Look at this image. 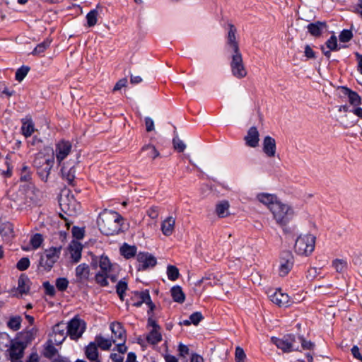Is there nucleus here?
Here are the masks:
<instances>
[{
    "mask_svg": "<svg viewBox=\"0 0 362 362\" xmlns=\"http://www.w3.org/2000/svg\"><path fill=\"white\" fill-rule=\"evenodd\" d=\"M31 179L30 170L28 166L23 165L21 170V180L28 182Z\"/></svg>",
    "mask_w": 362,
    "mask_h": 362,
    "instance_id": "53",
    "label": "nucleus"
},
{
    "mask_svg": "<svg viewBox=\"0 0 362 362\" xmlns=\"http://www.w3.org/2000/svg\"><path fill=\"white\" fill-rule=\"evenodd\" d=\"M93 266L99 265L100 268V272L109 273L112 269V265L111 264L110 259L107 256L102 255L100 257H95L92 262Z\"/></svg>",
    "mask_w": 362,
    "mask_h": 362,
    "instance_id": "22",
    "label": "nucleus"
},
{
    "mask_svg": "<svg viewBox=\"0 0 362 362\" xmlns=\"http://www.w3.org/2000/svg\"><path fill=\"white\" fill-rule=\"evenodd\" d=\"M263 152L267 156L274 157L276 151L275 139L270 136H267L263 140Z\"/></svg>",
    "mask_w": 362,
    "mask_h": 362,
    "instance_id": "20",
    "label": "nucleus"
},
{
    "mask_svg": "<svg viewBox=\"0 0 362 362\" xmlns=\"http://www.w3.org/2000/svg\"><path fill=\"white\" fill-rule=\"evenodd\" d=\"M25 346L16 339L11 341L8 353L11 362H22L21 358Z\"/></svg>",
    "mask_w": 362,
    "mask_h": 362,
    "instance_id": "11",
    "label": "nucleus"
},
{
    "mask_svg": "<svg viewBox=\"0 0 362 362\" xmlns=\"http://www.w3.org/2000/svg\"><path fill=\"white\" fill-rule=\"evenodd\" d=\"M179 270L178 269L173 265H169L167 267V275L168 278L171 281H175L179 277Z\"/></svg>",
    "mask_w": 362,
    "mask_h": 362,
    "instance_id": "45",
    "label": "nucleus"
},
{
    "mask_svg": "<svg viewBox=\"0 0 362 362\" xmlns=\"http://www.w3.org/2000/svg\"><path fill=\"white\" fill-rule=\"evenodd\" d=\"M122 255L126 258H131L136 253V247L124 244L120 249Z\"/></svg>",
    "mask_w": 362,
    "mask_h": 362,
    "instance_id": "38",
    "label": "nucleus"
},
{
    "mask_svg": "<svg viewBox=\"0 0 362 362\" xmlns=\"http://www.w3.org/2000/svg\"><path fill=\"white\" fill-rule=\"evenodd\" d=\"M66 168L65 167L62 168V175L66 178L69 184L72 185L75 179V168H71L67 172L66 171Z\"/></svg>",
    "mask_w": 362,
    "mask_h": 362,
    "instance_id": "41",
    "label": "nucleus"
},
{
    "mask_svg": "<svg viewBox=\"0 0 362 362\" xmlns=\"http://www.w3.org/2000/svg\"><path fill=\"white\" fill-rule=\"evenodd\" d=\"M246 358V355L244 352V350L238 346L235 349V361L236 362H245V359Z\"/></svg>",
    "mask_w": 362,
    "mask_h": 362,
    "instance_id": "56",
    "label": "nucleus"
},
{
    "mask_svg": "<svg viewBox=\"0 0 362 362\" xmlns=\"http://www.w3.org/2000/svg\"><path fill=\"white\" fill-rule=\"evenodd\" d=\"M141 152L146 156V157L151 159H155L160 156V153L156 147L151 144L144 146L141 149Z\"/></svg>",
    "mask_w": 362,
    "mask_h": 362,
    "instance_id": "34",
    "label": "nucleus"
},
{
    "mask_svg": "<svg viewBox=\"0 0 362 362\" xmlns=\"http://www.w3.org/2000/svg\"><path fill=\"white\" fill-rule=\"evenodd\" d=\"M35 332L34 328L21 332L16 340L22 343L23 346L26 347L27 345L34 339Z\"/></svg>",
    "mask_w": 362,
    "mask_h": 362,
    "instance_id": "29",
    "label": "nucleus"
},
{
    "mask_svg": "<svg viewBox=\"0 0 362 362\" xmlns=\"http://www.w3.org/2000/svg\"><path fill=\"white\" fill-rule=\"evenodd\" d=\"M189 319L192 324L197 325L203 319V316L200 312H195L189 316Z\"/></svg>",
    "mask_w": 362,
    "mask_h": 362,
    "instance_id": "59",
    "label": "nucleus"
},
{
    "mask_svg": "<svg viewBox=\"0 0 362 362\" xmlns=\"http://www.w3.org/2000/svg\"><path fill=\"white\" fill-rule=\"evenodd\" d=\"M236 28L232 24L228 25L226 49L230 53L240 52L238 42L236 40Z\"/></svg>",
    "mask_w": 362,
    "mask_h": 362,
    "instance_id": "12",
    "label": "nucleus"
},
{
    "mask_svg": "<svg viewBox=\"0 0 362 362\" xmlns=\"http://www.w3.org/2000/svg\"><path fill=\"white\" fill-rule=\"evenodd\" d=\"M325 47L332 51H336L338 49L337 39L335 35H332L327 40Z\"/></svg>",
    "mask_w": 362,
    "mask_h": 362,
    "instance_id": "49",
    "label": "nucleus"
},
{
    "mask_svg": "<svg viewBox=\"0 0 362 362\" xmlns=\"http://www.w3.org/2000/svg\"><path fill=\"white\" fill-rule=\"evenodd\" d=\"M30 288V281L28 278V276L25 275H21L18 281V288L17 290L18 293L23 295H27Z\"/></svg>",
    "mask_w": 362,
    "mask_h": 362,
    "instance_id": "28",
    "label": "nucleus"
},
{
    "mask_svg": "<svg viewBox=\"0 0 362 362\" xmlns=\"http://www.w3.org/2000/svg\"><path fill=\"white\" fill-rule=\"evenodd\" d=\"M85 355L91 362H100L95 343L90 342L85 349Z\"/></svg>",
    "mask_w": 362,
    "mask_h": 362,
    "instance_id": "24",
    "label": "nucleus"
},
{
    "mask_svg": "<svg viewBox=\"0 0 362 362\" xmlns=\"http://www.w3.org/2000/svg\"><path fill=\"white\" fill-rule=\"evenodd\" d=\"M147 215L151 218L156 220L159 216V209L158 206H153L147 211Z\"/></svg>",
    "mask_w": 362,
    "mask_h": 362,
    "instance_id": "58",
    "label": "nucleus"
},
{
    "mask_svg": "<svg viewBox=\"0 0 362 362\" xmlns=\"http://www.w3.org/2000/svg\"><path fill=\"white\" fill-rule=\"evenodd\" d=\"M230 69L233 76L237 78H243L247 76V70L244 65L240 52L230 53Z\"/></svg>",
    "mask_w": 362,
    "mask_h": 362,
    "instance_id": "6",
    "label": "nucleus"
},
{
    "mask_svg": "<svg viewBox=\"0 0 362 362\" xmlns=\"http://www.w3.org/2000/svg\"><path fill=\"white\" fill-rule=\"evenodd\" d=\"M148 325L152 327L146 336L147 341L153 345L158 344L162 340L160 326L153 320H149Z\"/></svg>",
    "mask_w": 362,
    "mask_h": 362,
    "instance_id": "15",
    "label": "nucleus"
},
{
    "mask_svg": "<svg viewBox=\"0 0 362 362\" xmlns=\"http://www.w3.org/2000/svg\"><path fill=\"white\" fill-rule=\"evenodd\" d=\"M245 144L247 146L255 148L258 146L259 141V134L255 127H250L246 136L244 138Z\"/></svg>",
    "mask_w": 362,
    "mask_h": 362,
    "instance_id": "18",
    "label": "nucleus"
},
{
    "mask_svg": "<svg viewBox=\"0 0 362 362\" xmlns=\"http://www.w3.org/2000/svg\"><path fill=\"white\" fill-rule=\"evenodd\" d=\"M51 41L49 40H46L38 44L32 52L33 55H38L43 53L50 45Z\"/></svg>",
    "mask_w": 362,
    "mask_h": 362,
    "instance_id": "40",
    "label": "nucleus"
},
{
    "mask_svg": "<svg viewBox=\"0 0 362 362\" xmlns=\"http://www.w3.org/2000/svg\"><path fill=\"white\" fill-rule=\"evenodd\" d=\"M110 328L112 334L113 343H117V341H126L127 335L126 332L122 324L119 322H114L110 324Z\"/></svg>",
    "mask_w": 362,
    "mask_h": 362,
    "instance_id": "17",
    "label": "nucleus"
},
{
    "mask_svg": "<svg viewBox=\"0 0 362 362\" xmlns=\"http://www.w3.org/2000/svg\"><path fill=\"white\" fill-rule=\"evenodd\" d=\"M127 288V283L124 279L120 280L116 286L117 293L119 295L121 300H123L124 295Z\"/></svg>",
    "mask_w": 362,
    "mask_h": 362,
    "instance_id": "46",
    "label": "nucleus"
},
{
    "mask_svg": "<svg viewBox=\"0 0 362 362\" xmlns=\"http://www.w3.org/2000/svg\"><path fill=\"white\" fill-rule=\"evenodd\" d=\"M304 53H305V56L308 58V59H314L315 57V52L313 50V49L311 48V47L308 45H307L305 47V51H304Z\"/></svg>",
    "mask_w": 362,
    "mask_h": 362,
    "instance_id": "62",
    "label": "nucleus"
},
{
    "mask_svg": "<svg viewBox=\"0 0 362 362\" xmlns=\"http://www.w3.org/2000/svg\"><path fill=\"white\" fill-rule=\"evenodd\" d=\"M97 223L101 233L113 235L121 230L122 217L116 211L105 209L100 214Z\"/></svg>",
    "mask_w": 362,
    "mask_h": 362,
    "instance_id": "1",
    "label": "nucleus"
},
{
    "mask_svg": "<svg viewBox=\"0 0 362 362\" xmlns=\"http://www.w3.org/2000/svg\"><path fill=\"white\" fill-rule=\"evenodd\" d=\"M315 245V237L311 234L301 235L296 240L295 251L301 255L311 254Z\"/></svg>",
    "mask_w": 362,
    "mask_h": 362,
    "instance_id": "4",
    "label": "nucleus"
},
{
    "mask_svg": "<svg viewBox=\"0 0 362 362\" xmlns=\"http://www.w3.org/2000/svg\"><path fill=\"white\" fill-rule=\"evenodd\" d=\"M110 277L109 273L98 272L95 276V281L101 286H105L107 285V278Z\"/></svg>",
    "mask_w": 362,
    "mask_h": 362,
    "instance_id": "42",
    "label": "nucleus"
},
{
    "mask_svg": "<svg viewBox=\"0 0 362 362\" xmlns=\"http://www.w3.org/2000/svg\"><path fill=\"white\" fill-rule=\"evenodd\" d=\"M43 242L42 235L40 233H36L32 236L30 243L33 248L36 250L39 248Z\"/></svg>",
    "mask_w": 362,
    "mask_h": 362,
    "instance_id": "48",
    "label": "nucleus"
},
{
    "mask_svg": "<svg viewBox=\"0 0 362 362\" xmlns=\"http://www.w3.org/2000/svg\"><path fill=\"white\" fill-rule=\"evenodd\" d=\"M349 103L354 107H358L361 104V98L359 95L354 91L346 89Z\"/></svg>",
    "mask_w": 362,
    "mask_h": 362,
    "instance_id": "37",
    "label": "nucleus"
},
{
    "mask_svg": "<svg viewBox=\"0 0 362 362\" xmlns=\"http://www.w3.org/2000/svg\"><path fill=\"white\" fill-rule=\"evenodd\" d=\"M272 341L284 352L299 351L296 337L293 334H287L282 338L272 337Z\"/></svg>",
    "mask_w": 362,
    "mask_h": 362,
    "instance_id": "5",
    "label": "nucleus"
},
{
    "mask_svg": "<svg viewBox=\"0 0 362 362\" xmlns=\"http://www.w3.org/2000/svg\"><path fill=\"white\" fill-rule=\"evenodd\" d=\"M257 199L259 202L267 206L270 211L273 206L279 202L276 195L269 193H259L257 195Z\"/></svg>",
    "mask_w": 362,
    "mask_h": 362,
    "instance_id": "21",
    "label": "nucleus"
},
{
    "mask_svg": "<svg viewBox=\"0 0 362 362\" xmlns=\"http://www.w3.org/2000/svg\"><path fill=\"white\" fill-rule=\"evenodd\" d=\"M86 20L89 27L94 26L98 21V11L95 9L91 10L87 13Z\"/></svg>",
    "mask_w": 362,
    "mask_h": 362,
    "instance_id": "43",
    "label": "nucleus"
},
{
    "mask_svg": "<svg viewBox=\"0 0 362 362\" xmlns=\"http://www.w3.org/2000/svg\"><path fill=\"white\" fill-rule=\"evenodd\" d=\"M175 219L173 216L167 217L161 223V231L165 236H170L175 230Z\"/></svg>",
    "mask_w": 362,
    "mask_h": 362,
    "instance_id": "25",
    "label": "nucleus"
},
{
    "mask_svg": "<svg viewBox=\"0 0 362 362\" xmlns=\"http://www.w3.org/2000/svg\"><path fill=\"white\" fill-rule=\"evenodd\" d=\"M93 343H95L97 347H100L101 349L106 351L111 348L113 341L112 339L105 338L101 335H97Z\"/></svg>",
    "mask_w": 362,
    "mask_h": 362,
    "instance_id": "31",
    "label": "nucleus"
},
{
    "mask_svg": "<svg viewBox=\"0 0 362 362\" xmlns=\"http://www.w3.org/2000/svg\"><path fill=\"white\" fill-rule=\"evenodd\" d=\"M270 211L276 222L281 226L286 225L292 218L294 214L293 209L289 205L280 201L272 206Z\"/></svg>",
    "mask_w": 362,
    "mask_h": 362,
    "instance_id": "3",
    "label": "nucleus"
},
{
    "mask_svg": "<svg viewBox=\"0 0 362 362\" xmlns=\"http://www.w3.org/2000/svg\"><path fill=\"white\" fill-rule=\"evenodd\" d=\"M171 296L174 301L182 303L185 300V295L179 286H173L170 290Z\"/></svg>",
    "mask_w": 362,
    "mask_h": 362,
    "instance_id": "32",
    "label": "nucleus"
},
{
    "mask_svg": "<svg viewBox=\"0 0 362 362\" xmlns=\"http://www.w3.org/2000/svg\"><path fill=\"white\" fill-rule=\"evenodd\" d=\"M351 354L353 356L362 362V355L360 353V349L357 346H354L351 348Z\"/></svg>",
    "mask_w": 362,
    "mask_h": 362,
    "instance_id": "64",
    "label": "nucleus"
},
{
    "mask_svg": "<svg viewBox=\"0 0 362 362\" xmlns=\"http://www.w3.org/2000/svg\"><path fill=\"white\" fill-rule=\"evenodd\" d=\"M83 246L78 241H72L69 245V252L74 262H78L81 258V251Z\"/></svg>",
    "mask_w": 362,
    "mask_h": 362,
    "instance_id": "23",
    "label": "nucleus"
},
{
    "mask_svg": "<svg viewBox=\"0 0 362 362\" xmlns=\"http://www.w3.org/2000/svg\"><path fill=\"white\" fill-rule=\"evenodd\" d=\"M229 203L228 201H221L216 204V213L221 218L226 217L228 214Z\"/></svg>",
    "mask_w": 362,
    "mask_h": 362,
    "instance_id": "35",
    "label": "nucleus"
},
{
    "mask_svg": "<svg viewBox=\"0 0 362 362\" xmlns=\"http://www.w3.org/2000/svg\"><path fill=\"white\" fill-rule=\"evenodd\" d=\"M173 144L175 150L179 152H182L186 148L185 143L179 139L178 136H175L173 139Z\"/></svg>",
    "mask_w": 362,
    "mask_h": 362,
    "instance_id": "51",
    "label": "nucleus"
},
{
    "mask_svg": "<svg viewBox=\"0 0 362 362\" xmlns=\"http://www.w3.org/2000/svg\"><path fill=\"white\" fill-rule=\"evenodd\" d=\"M66 330V325L64 323H59L53 327L52 332L49 336L55 344H61L66 337L68 334Z\"/></svg>",
    "mask_w": 362,
    "mask_h": 362,
    "instance_id": "14",
    "label": "nucleus"
},
{
    "mask_svg": "<svg viewBox=\"0 0 362 362\" xmlns=\"http://www.w3.org/2000/svg\"><path fill=\"white\" fill-rule=\"evenodd\" d=\"M21 324V317L19 316H15L11 317L8 322V326L11 329L16 331L20 329Z\"/></svg>",
    "mask_w": 362,
    "mask_h": 362,
    "instance_id": "47",
    "label": "nucleus"
},
{
    "mask_svg": "<svg viewBox=\"0 0 362 362\" xmlns=\"http://www.w3.org/2000/svg\"><path fill=\"white\" fill-rule=\"evenodd\" d=\"M326 23L321 21H317L313 23H310L307 26L309 33L315 37L320 36L323 32V30L326 29Z\"/></svg>",
    "mask_w": 362,
    "mask_h": 362,
    "instance_id": "27",
    "label": "nucleus"
},
{
    "mask_svg": "<svg viewBox=\"0 0 362 362\" xmlns=\"http://www.w3.org/2000/svg\"><path fill=\"white\" fill-rule=\"evenodd\" d=\"M293 265V256L290 251L281 253L279 262V275L284 276L288 274Z\"/></svg>",
    "mask_w": 362,
    "mask_h": 362,
    "instance_id": "10",
    "label": "nucleus"
},
{
    "mask_svg": "<svg viewBox=\"0 0 362 362\" xmlns=\"http://www.w3.org/2000/svg\"><path fill=\"white\" fill-rule=\"evenodd\" d=\"M16 94V91L8 88L4 82L0 81V98L5 95L6 98H10Z\"/></svg>",
    "mask_w": 362,
    "mask_h": 362,
    "instance_id": "39",
    "label": "nucleus"
},
{
    "mask_svg": "<svg viewBox=\"0 0 362 362\" xmlns=\"http://www.w3.org/2000/svg\"><path fill=\"white\" fill-rule=\"evenodd\" d=\"M267 295L269 300L279 307L287 308L293 303L288 294L283 293L281 289H269Z\"/></svg>",
    "mask_w": 362,
    "mask_h": 362,
    "instance_id": "8",
    "label": "nucleus"
},
{
    "mask_svg": "<svg viewBox=\"0 0 362 362\" xmlns=\"http://www.w3.org/2000/svg\"><path fill=\"white\" fill-rule=\"evenodd\" d=\"M127 79L125 78L119 80L116 83V84L113 88V90L117 91V90H120L121 88L125 87L127 86Z\"/></svg>",
    "mask_w": 362,
    "mask_h": 362,
    "instance_id": "61",
    "label": "nucleus"
},
{
    "mask_svg": "<svg viewBox=\"0 0 362 362\" xmlns=\"http://www.w3.org/2000/svg\"><path fill=\"white\" fill-rule=\"evenodd\" d=\"M86 329L84 321L79 318H73L66 325V330L72 339H78L81 337Z\"/></svg>",
    "mask_w": 362,
    "mask_h": 362,
    "instance_id": "9",
    "label": "nucleus"
},
{
    "mask_svg": "<svg viewBox=\"0 0 362 362\" xmlns=\"http://www.w3.org/2000/svg\"><path fill=\"white\" fill-rule=\"evenodd\" d=\"M60 254V248L51 247L46 250L40 257V265L46 270H49L57 261Z\"/></svg>",
    "mask_w": 362,
    "mask_h": 362,
    "instance_id": "7",
    "label": "nucleus"
},
{
    "mask_svg": "<svg viewBox=\"0 0 362 362\" xmlns=\"http://www.w3.org/2000/svg\"><path fill=\"white\" fill-rule=\"evenodd\" d=\"M145 126L147 132H151L154 129V122L151 117L145 118Z\"/></svg>",
    "mask_w": 362,
    "mask_h": 362,
    "instance_id": "63",
    "label": "nucleus"
},
{
    "mask_svg": "<svg viewBox=\"0 0 362 362\" xmlns=\"http://www.w3.org/2000/svg\"><path fill=\"white\" fill-rule=\"evenodd\" d=\"M332 265L337 272L343 273L348 268V263L344 259H335L332 261Z\"/></svg>",
    "mask_w": 362,
    "mask_h": 362,
    "instance_id": "36",
    "label": "nucleus"
},
{
    "mask_svg": "<svg viewBox=\"0 0 362 362\" xmlns=\"http://www.w3.org/2000/svg\"><path fill=\"white\" fill-rule=\"evenodd\" d=\"M29 70L30 68L27 66H22L18 69L15 76L16 80L19 82L22 81L28 74Z\"/></svg>",
    "mask_w": 362,
    "mask_h": 362,
    "instance_id": "44",
    "label": "nucleus"
},
{
    "mask_svg": "<svg viewBox=\"0 0 362 362\" xmlns=\"http://www.w3.org/2000/svg\"><path fill=\"white\" fill-rule=\"evenodd\" d=\"M21 132L25 137L30 136L35 132L34 123L31 119H22Z\"/></svg>",
    "mask_w": 362,
    "mask_h": 362,
    "instance_id": "30",
    "label": "nucleus"
},
{
    "mask_svg": "<svg viewBox=\"0 0 362 362\" xmlns=\"http://www.w3.org/2000/svg\"><path fill=\"white\" fill-rule=\"evenodd\" d=\"M136 259L139 262V270H144L156 264V259L152 255L146 252H139Z\"/></svg>",
    "mask_w": 362,
    "mask_h": 362,
    "instance_id": "16",
    "label": "nucleus"
},
{
    "mask_svg": "<svg viewBox=\"0 0 362 362\" xmlns=\"http://www.w3.org/2000/svg\"><path fill=\"white\" fill-rule=\"evenodd\" d=\"M45 151H47L46 149ZM51 151V153L45 152L37 153L33 160V165L37 169V173L41 180L46 182L50 174L51 169L54 163V151L52 150H47Z\"/></svg>",
    "mask_w": 362,
    "mask_h": 362,
    "instance_id": "2",
    "label": "nucleus"
},
{
    "mask_svg": "<svg viewBox=\"0 0 362 362\" xmlns=\"http://www.w3.org/2000/svg\"><path fill=\"white\" fill-rule=\"evenodd\" d=\"M296 339L299 348L301 346L303 349H312L314 346L311 341L305 340L302 337H296Z\"/></svg>",
    "mask_w": 362,
    "mask_h": 362,
    "instance_id": "50",
    "label": "nucleus"
},
{
    "mask_svg": "<svg viewBox=\"0 0 362 362\" xmlns=\"http://www.w3.org/2000/svg\"><path fill=\"white\" fill-rule=\"evenodd\" d=\"M55 342L52 339H49L44 346L43 354L45 357L52 358L57 352V349L54 347Z\"/></svg>",
    "mask_w": 362,
    "mask_h": 362,
    "instance_id": "33",
    "label": "nucleus"
},
{
    "mask_svg": "<svg viewBox=\"0 0 362 362\" xmlns=\"http://www.w3.org/2000/svg\"><path fill=\"white\" fill-rule=\"evenodd\" d=\"M69 285V281L66 278H58L56 280V287L59 291H65Z\"/></svg>",
    "mask_w": 362,
    "mask_h": 362,
    "instance_id": "52",
    "label": "nucleus"
},
{
    "mask_svg": "<svg viewBox=\"0 0 362 362\" xmlns=\"http://www.w3.org/2000/svg\"><path fill=\"white\" fill-rule=\"evenodd\" d=\"M339 40L343 42H346L349 41L352 37V33L351 30H344L340 33L339 36Z\"/></svg>",
    "mask_w": 362,
    "mask_h": 362,
    "instance_id": "57",
    "label": "nucleus"
},
{
    "mask_svg": "<svg viewBox=\"0 0 362 362\" xmlns=\"http://www.w3.org/2000/svg\"><path fill=\"white\" fill-rule=\"evenodd\" d=\"M46 294L49 296H54L55 293V289L54 286L46 281L43 284Z\"/></svg>",
    "mask_w": 362,
    "mask_h": 362,
    "instance_id": "60",
    "label": "nucleus"
},
{
    "mask_svg": "<svg viewBox=\"0 0 362 362\" xmlns=\"http://www.w3.org/2000/svg\"><path fill=\"white\" fill-rule=\"evenodd\" d=\"M75 276L77 282L83 283L87 281L90 276L89 266L86 263L78 264L75 269Z\"/></svg>",
    "mask_w": 362,
    "mask_h": 362,
    "instance_id": "19",
    "label": "nucleus"
},
{
    "mask_svg": "<svg viewBox=\"0 0 362 362\" xmlns=\"http://www.w3.org/2000/svg\"><path fill=\"white\" fill-rule=\"evenodd\" d=\"M25 196L32 203L37 204L40 201L42 193L40 189L36 188L35 186L30 185L28 186Z\"/></svg>",
    "mask_w": 362,
    "mask_h": 362,
    "instance_id": "26",
    "label": "nucleus"
},
{
    "mask_svg": "<svg viewBox=\"0 0 362 362\" xmlns=\"http://www.w3.org/2000/svg\"><path fill=\"white\" fill-rule=\"evenodd\" d=\"M218 280L215 278L213 274H209L207 276L203 277L201 282L204 283L208 286H214L218 283Z\"/></svg>",
    "mask_w": 362,
    "mask_h": 362,
    "instance_id": "55",
    "label": "nucleus"
},
{
    "mask_svg": "<svg viewBox=\"0 0 362 362\" xmlns=\"http://www.w3.org/2000/svg\"><path fill=\"white\" fill-rule=\"evenodd\" d=\"M30 266V260L28 257L21 258L17 263V268L20 271L26 270Z\"/></svg>",
    "mask_w": 362,
    "mask_h": 362,
    "instance_id": "54",
    "label": "nucleus"
},
{
    "mask_svg": "<svg viewBox=\"0 0 362 362\" xmlns=\"http://www.w3.org/2000/svg\"><path fill=\"white\" fill-rule=\"evenodd\" d=\"M71 150V144L66 141H60L55 146V155L57 161L60 164L70 153Z\"/></svg>",
    "mask_w": 362,
    "mask_h": 362,
    "instance_id": "13",
    "label": "nucleus"
}]
</instances>
